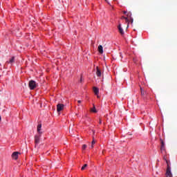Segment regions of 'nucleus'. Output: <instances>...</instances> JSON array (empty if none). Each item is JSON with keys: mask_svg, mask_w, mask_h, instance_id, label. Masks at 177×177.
<instances>
[{"mask_svg": "<svg viewBox=\"0 0 177 177\" xmlns=\"http://www.w3.org/2000/svg\"><path fill=\"white\" fill-rule=\"evenodd\" d=\"M86 149V145H82V150H85Z\"/></svg>", "mask_w": 177, "mask_h": 177, "instance_id": "a211bd4d", "label": "nucleus"}, {"mask_svg": "<svg viewBox=\"0 0 177 177\" xmlns=\"http://www.w3.org/2000/svg\"><path fill=\"white\" fill-rule=\"evenodd\" d=\"M131 23H133V19H131Z\"/></svg>", "mask_w": 177, "mask_h": 177, "instance_id": "5701e85b", "label": "nucleus"}, {"mask_svg": "<svg viewBox=\"0 0 177 177\" xmlns=\"http://www.w3.org/2000/svg\"><path fill=\"white\" fill-rule=\"evenodd\" d=\"M28 86H29L30 89L31 91H32V90L35 89V88H37L38 86V84H37V82H35V81L30 80V81H29Z\"/></svg>", "mask_w": 177, "mask_h": 177, "instance_id": "f257e3e1", "label": "nucleus"}, {"mask_svg": "<svg viewBox=\"0 0 177 177\" xmlns=\"http://www.w3.org/2000/svg\"><path fill=\"white\" fill-rule=\"evenodd\" d=\"M95 140H93L91 142V149H93V145H95Z\"/></svg>", "mask_w": 177, "mask_h": 177, "instance_id": "dca6fc26", "label": "nucleus"}, {"mask_svg": "<svg viewBox=\"0 0 177 177\" xmlns=\"http://www.w3.org/2000/svg\"><path fill=\"white\" fill-rule=\"evenodd\" d=\"M93 92H94L95 95H97V97H100L98 96V95H99V88H97V87H93Z\"/></svg>", "mask_w": 177, "mask_h": 177, "instance_id": "1a4fd4ad", "label": "nucleus"}, {"mask_svg": "<svg viewBox=\"0 0 177 177\" xmlns=\"http://www.w3.org/2000/svg\"><path fill=\"white\" fill-rule=\"evenodd\" d=\"M41 128H42V124L37 125V132L39 135H42V131H41Z\"/></svg>", "mask_w": 177, "mask_h": 177, "instance_id": "9d476101", "label": "nucleus"}, {"mask_svg": "<svg viewBox=\"0 0 177 177\" xmlns=\"http://www.w3.org/2000/svg\"><path fill=\"white\" fill-rule=\"evenodd\" d=\"M62 110H64V104H58L57 105V111L58 113H60V111H62Z\"/></svg>", "mask_w": 177, "mask_h": 177, "instance_id": "7ed1b4c3", "label": "nucleus"}, {"mask_svg": "<svg viewBox=\"0 0 177 177\" xmlns=\"http://www.w3.org/2000/svg\"><path fill=\"white\" fill-rule=\"evenodd\" d=\"M77 103H82V101L81 100H78Z\"/></svg>", "mask_w": 177, "mask_h": 177, "instance_id": "aec40b11", "label": "nucleus"}, {"mask_svg": "<svg viewBox=\"0 0 177 177\" xmlns=\"http://www.w3.org/2000/svg\"><path fill=\"white\" fill-rule=\"evenodd\" d=\"M131 12H128L127 16H131Z\"/></svg>", "mask_w": 177, "mask_h": 177, "instance_id": "6ab92c4d", "label": "nucleus"}, {"mask_svg": "<svg viewBox=\"0 0 177 177\" xmlns=\"http://www.w3.org/2000/svg\"><path fill=\"white\" fill-rule=\"evenodd\" d=\"M122 19H124V20H126L127 23H128V21H129V20L128 19V18L127 17H122Z\"/></svg>", "mask_w": 177, "mask_h": 177, "instance_id": "f3484780", "label": "nucleus"}, {"mask_svg": "<svg viewBox=\"0 0 177 177\" xmlns=\"http://www.w3.org/2000/svg\"><path fill=\"white\" fill-rule=\"evenodd\" d=\"M6 63H10L12 64V63H15V57H12L9 62H7Z\"/></svg>", "mask_w": 177, "mask_h": 177, "instance_id": "f8f14e48", "label": "nucleus"}, {"mask_svg": "<svg viewBox=\"0 0 177 177\" xmlns=\"http://www.w3.org/2000/svg\"><path fill=\"white\" fill-rule=\"evenodd\" d=\"M100 124H102V120L100 119Z\"/></svg>", "mask_w": 177, "mask_h": 177, "instance_id": "4be33fe9", "label": "nucleus"}, {"mask_svg": "<svg viewBox=\"0 0 177 177\" xmlns=\"http://www.w3.org/2000/svg\"><path fill=\"white\" fill-rule=\"evenodd\" d=\"M98 52H100V53H103V46H102V45H100L98 46Z\"/></svg>", "mask_w": 177, "mask_h": 177, "instance_id": "9b49d317", "label": "nucleus"}, {"mask_svg": "<svg viewBox=\"0 0 177 177\" xmlns=\"http://www.w3.org/2000/svg\"><path fill=\"white\" fill-rule=\"evenodd\" d=\"M106 2L109 3L108 0H105Z\"/></svg>", "mask_w": 177, "mask_h": 177, "instance_id": "393cba45", "label": "nucleus"}, {"mask_svg": "<svg viewBox=\"0 0 177 177\" xmlns=\"http://www.w3.org/2000/svg\"><path fill=\"white\" fill-rule=\"evenodd\" d=\"M166 162L167 164V169L166 170V176L171 177L172 176V173L171 172V166H169V163L168 162V160H166Z\"/></svg>", "mask_w": 177, "mask_h": 177, "instance_id": "f03ea898", "label": "nucleus"}, {"mask_svg": "<svg viewBox=\"0 0 177 177\" xmlns=\"http://www.w3.org/2000/svg\"><path fill=\"white\" fill-rule=\"evenodd\" d=\"M1 120H2V118H1V115H0V121H1Z\"/></svg>", "mask_w": 177, "mask_h": 177, "instance_id": "a878e982", "label": "nucleus"}, {"mask_svg": "<svg viewBox=\"0 0 177 177\" xmlns=\"http://www.w3.org/2000/svg\"><path fill=\"white\" fill-rule=\"evenodd\" d=\"M118 28L120 34H121V35H124V29H122V28L121 27V24L118 25Z\"/></svg>", "mask_w": 177, "mask_h": 177, "instance_id": "6e6552de", "label": "nucleus"}, {"mask_svg": "<svg viewBox=\"0 0 177 177\" xmlns=\"http://www.w3.org/2000/svg\"><path fill=\"white\" fill-rule=\"evenodd\" d=\"M80 82H82V78L80 79Z\"/></svg>", "mask_w": 177, "mask_h": 177, "instance_id": "b1692460", "label": "nucleus"}, {"mask_svg": "<svg viewBox=\"0 0 177 177\" xmlns=\"http://www.w3.org/2000/svg\"><path fill=\"white\" fill-rule=\"evenodd\" d=\"M140 91H141V96H145V95H146V91L142 90V88H140Z\"/></svg>", "mask_w": 177, "mask_h": 177, "instance_id": "ddd939ff", "label": "nucleus"}, {"mask_svg": "<svg viewBox=\"0 0 177 177\" xmlns=\"http://www.w3.org/2000/svg\"><path fill=\"white\" fill-rule=\"evenodd\" d=\"M86 167H88V165H86V164L84 165V166L82 167V171H84V169H85V168H86Z\"/></svg>", "mask_w": 177, "mask_h": 177, "instance_id": "2eb2a0df", "label": "nucleus"}, {"mask_svg": "<svg viewBox=\"0 0 177 177\" xmlns=\"http://www.w3.org/2000/svg\"><path fill=\"white\" fill-rule=\"evenodd\" d=\"M96 75L97 77H102V71H100V69H99V66L96 67Z\"/></svg>", "mask_w": 177, "mask_h": 177, "instance_id": "0eeeda50", "label": "nucleus"}, {"mask_svg": "<svg viewBox=\"0 0 177 177\" xmlns=\"http://www.w3.org/2000/svg\"><path fill=\"white\" fill-rule=\"evenodd\" d=\"M41 138V135H36L35 136V145L37 146V145H39V139Z\"/></svg>", "mask_w": 177, "mask_h": 177, "instance_id": "20e7f679", "label": "nucleus"}, {"mask_svg": "<svg viewBox=\"0 0 177 177\" xmlns=\"http://www.w3.org/2000/svg\"><path fill=\"white\" fill-rule=\"evenodd\" d=\"M124 15H127V11H124Z\"/></svg>", "mask_w": 177, "mask_h": 177, "instance_id": "412c9836", "label": "nucleus"}, {"mask_svg": "<svg viewBox=\"0 0 177 177\" xmlns=\"http://www.w3.org/2000/svg\"><path fill=\"white\" fill-rule=\"evenodd\" d=\"M19 154H20L19 152L15 151L13 152L12 154V157L14 160H17V158H19Z\"/></svg>", "mask_w": 177, "mask_h": 177, "instance_id": "423d86ee", "label": "nucleus"}, {"mask_svg": "<svg viewBox=\"0 0 177 177\" xmlns=\"http://www.w3.org/2000/svg\"><path fill=\"white\" fill-rule=\"evenodd\" d=\"M92 113H97V111H96V108L95 107V105H93V109H91Z\"/></svg>", "mask_w": 177, "mask_h": 177, "instance_id": "4468645a", "label": "nucleus"}, {"mask_svg": "<svg viewBox=\"0 0 177 177\" xmlns=\"http://www.w3.org/2000/svg\"><path fill=\"white\" fill-rule=\"evenodd\" d=\"M160 143H161V147H160L161 151H165V143L164 142V140H162V139H160Z\"/></svg>", "mask_w": 177, "mask_h": 177, "instance_id": "39448f33", "label": "nucleus"}]
</instances>
